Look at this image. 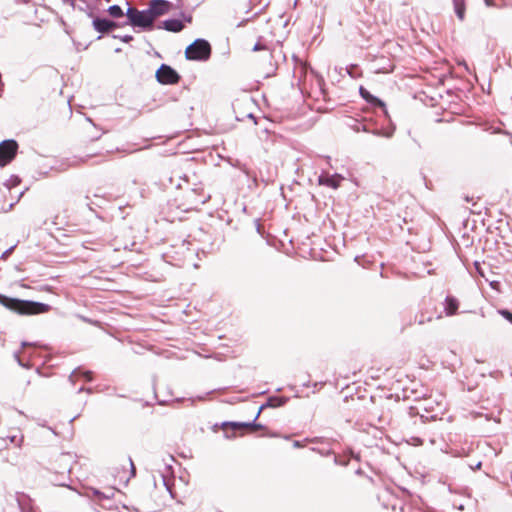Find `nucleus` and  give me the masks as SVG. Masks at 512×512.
<instances>
[{
	"label": "nucleus",
	"mask_w": 512,
	"mask_h": 512,
	"mask_svg": "<svg viewBox=\"0 0 512 512\" xmlns=\"http://www.w3.org/2000/svg\"><path fill=\"white\" fill-rule=\"evenodd\" d=\"M23 194H24V192H23V191L19 193V195H18V198H17L16 202H18V201H19V199L22 197V195H23Z\"/></svg>",
	"instance_id": "a18cd8bd"
},
{
	"label": "nucleus",
	"mask_w": 512,
	"mask_h": 512,
	"mask_svg": "<svg viewBox=\"0 0 512 512\" xmlns=\"http://www.w3.org/2000/svg\"><path fill=\"white\" fill-rule=\"evenodd\" d=\"M37 344L34 343V342H27V341H23L21 343V347L22 348H25V347H35Z\"/></svg>",
	"instance_id": "f704fd0d"
},
{
	"label": "nucleus",
	"mask_w": 512,
	"mask_h": 512,
	"mask_svg": "<svg viewBox=\"0 0 512 512\" xmlns=\"http://www.w3.org/2000/svg\"><path fill=\"white\" fill-rule=\"evenodd\" d=\"M92 492H93V495L96 496L98 499H108L107 496H105L101 491H99L98 489H92Z\"/></svg>",
	"instance_id": "c756f323"
},
{
	"label": "nucleus",
	"mask_w": 512,
	"mask_h": 512,
	"mask_svg": "<svg viewBox=\"0 0 512 512\" xmlns=\"http://www.w3.org/2000/svg\"><path fill=\"white\" fill-rule=\"evenodd\" d=\"M107 13L112 17V18H121L124 16V12H123V9L117 5V4H114V5H111L108 7V9L106 10Z\"/></svg>",
	"instance_id": "dca6fc26"
},
{
	"label": "nucleus",
	"mask_w": 512,
	"mask_h": 512,
	"mask_svg": "<svg viewBox=\"0 0 512 512\" xmlns=\"http://www.w3.org/2000/svg\"><path fill=\"white\" fill-rule=\"evenodd\" d=\"M14 248H15V245H14V246H11V247H10V248H8L7 250H5V251L2 253V255H1V257H0V258H2V259L7 258V257L12 253V251H13V249H14Z\"/></svg>",
	"instance_id": "2f4dec72"
},
{
	"label": "nucleus",
	"mask_w": 512,
	"mask_h": 512,
	"mask_svg": "<svg viewBox=\"0 0 512 512\" xmlns=\"http://www.w3.org/2000/svg\"><path fill=\"white\" fill-rule=\"evenodd\" d=\"M211 52L210 43L203 38H197L186 47L185 57L187 60L207 61L211 56Z\"/></svg>",
	"instance_id": "f03ea898"
},
{
	"label": "nucleus",
	"mask_w": 512,
	"mask_h": 512,
	"mask_svg": "<svg viewBox=\"0 0 512 512\" xmlns=\"http://www.w3.org/2000/svg\"><path fill=\"white\" fill-rule=\"evenodd\" d=\"M82 2H86V0H81Z\"/></svg>",
	"instance_id": "6e6d98bb"
},
{
	"label": "nucleus",
	"mask_w": 512,
	"mask_h": 512,
	"mask_svg": "<svg viewBox=\"0 0 512 512\" xmlns=\"http://www.w3.org/2000/svg\"><path fill=\"white\" fill-rule=\"evenodd\" d=\"M288 401V398L287 397H284V396H271L268 398L267 402L262 404L259 409H258V415L261 414V412L265 409V408H276V407H281L283 405H285Z\"/></svg>",
	"instance_id": "f8f14e48"
},
{
	"label": "nucleus",
	"mask_w": 512,
	"mask_h": 512,
	"mask_svg": "<svg viewBox=\"0 0 512 512\" xmlns=\"http://www.w3.org/2000/svg\"><path fill=\"white\" fill-rule=\"evenodd\" d=\"M263 49H266V46H265V45H263V44H261V43H259V42H257V43L254 45V47H253V49H252V50L256 52V51H260V50H263Z\"/></svg>",
	"instance_id": "72a5a7b5"
},
{
	"label": "nucleus",
	"mask_w": 512,
	"mask_h": 512,
	"mask_svg": "<svg viewBox=\"0 0 512 512\" xmlns=\"http://www.w3.org/2000/svg\"><path fill=\"white\" fill-rule=\"evenodd\" d=\"M78 10L84 12L89 18L93 20V17H96L94 14V8L90 5H86L85 7L78 6Z\"/></svg>",
	"instance_id": "412c9836"
},
{
	"label": "nucleus",
	"mask_w": 512,
	"mask_h": 512,
	"mask_svg": "<svg viewBox=\"0 0 512 512\" xmlns=\"http://www.w3.org/2000/svg\"><path fill=\"white\" fill-rule=\"evenodd\" d=\"M433 317L432 316H428L426 317L424 313H420L418 315H416L415 317V321L419 324V325H423L427 322H430L432 321Z\"/></svg>",
	"instance_id": "4be33fe9"
},
{
	"label": "nucleus",
	"mask_w": 512,
	"mask_h": 512,
	"mask_svg": "<svg viewBox=\"0 0 512 512\" xmlns=\"http://www.w3.org/2000/svg\"><path fill=\"white\" fill-rule=\"evenodd\" d=\"M334 463L336 465H340V466H347L349 464V459L348 458H341L339 456H335L334 457Z\"/></svg>",
	"instance_id": "a878e982"
},
{
	"label": "nucleus",
	"mask_w": 512,
	"mask_h": 512,
	"mask_svg": "<svg viewBox=\"0 0 512 512\" xmlns=\"http://www.w3.org/2000/svg\"><path fill=\"white\" fill-rule=\"evenodd\" d=\"M243 171L246 173L247 176H250V172L247 169H244Z\"/></svg>",
	"instance_id": "49530a36"
},
{
	"label": "nucleus",
	"mask_w": 512,
	"mask_h": 512,
	"mask_svg": "<svg viewBox=\"0 0 512 512\" xmlns=\"http://www.w3.org/2000/svg\"><path fill=\"white\" fill-rule=\"evenodd\" d=\"M186 199L190 208L193 209L206 203L210 199V195L206 194L201 188H194L186 192Z\"/></svg>",
	"instance_id": "0eeeda50"
},
{
	"label": "nucleus",
	"mask_w": 512,
	"mask_h": 512,
	"mask_svg": "<svg viewBox=\"0 0 512 512\" xmlns=\"http://www.w3.org/2000/svg\"><path fill=\"white\" fill-rule=\"evenodd\" d=\"M18 147L14 139H6L0 143V167H5L16 157Z\"/></svg>",
	"instance_id": "20e7f679"
},
{
	"label": "nucleus",
	"mask_w": 512,
	"mask_h": 512,
	"mask_svg": "<svg viewBox=\"0 0 512 512\" xmlns=\"http://www.w3.org/2000/svg\"><path fill=\"white\" fill-rule=\"evenodd\" d=\"M171 3L167 0H151L147 8L153 20L166 14L170 9Z\"/></svg>",
	"instance_id": "1a4fd4ad"
},
{
	"label": "nucleus",
	"mask_w": 512,
	"mask_h": 512,
	"mask_svg": "<svg viewBox=\"0 0 512 512\" xmlns=\"http://www.w3.org/2000/svg\"><path fill=\"white\" fill-rule=\"evenodd\" d=\"M78 416H74L73 418H71V422L74 421Z\"/></svg>",
	"instance_id": "603ef678"
},
{
	"label": "nucleus",
	"mask_w": 512,
	"mask_h": 512,
	"mask_svg": "<svg viewBox=\"0 0 512 512\" xmlns=\"http://www.w3.org/2000/svg\"><path fill=\"white\" fill-rule=\"evenodd\" d=\"M129 462H130L131 477H135V475H136V468H135V465H134V463H133L131 458H129Z\"/></svg>",
	"instance_id": "473e14b6"
},
{
	"label": "nucleus",
	"mask_w": 512,
	"mask_h": 512,
	"mask_svg": "<svg viewBox=\"0 0 512 512\" xmlns=\"http://www.w3.org/2000/svg\"><path fill=\"white\" fill-rule=\"evenodd\" d=\"M54 484L62 487H69V485L65 481L54 480Z\"/></svg>",
	"instance_id": "c9c22d12"
},
{
	"label": "nucleus",
	"mask_w": 512,
	"mask_h": 512,
	"mask_svg": "<svg viewBox=\"0 0 512 512\" xmlns=\"http://www.w3.org/2000/svg\"><path fill=\"white\" fill-rule=\"evenodd\" d=\"M314 388H321L323 386V383L322 382H316L313 384Z\"/></svg>",
	"instance_id": "a19ab883"
},
{
	"label": "nucleus",
	"mask_w": 512,
	"mask_h": 512,
	"mask_svg": "<svg viewBox=\"0 0 512 512\" xmlns=\"http://www.w3.org/2000/svg\"><path fill=\"white\" fill-rule=\"evenodd\" d=\"M131 26L141 28L144 31L153 30L154 20L151 14L149 13L148 9L139 10Z\"/></svg>",
	"instance_id": "423d86ee"
},
{
	"label": "nucleus",
	"mask_w": 512,
	"mask_h": 512,
	"mask_svg": "<svg viewBox=\"0 0 512 512\" xmlns=\"http://www.w3.org/2000/svg\"><path fill=\"white\" fill-rule=\"evenodd\" d=\"M15 203H16V202L10 203V204H9V207H8V209H7L6 211L11 210V209L13 208V206L15 205Z\"/></svg>",
	"instance_id": "37998d69"
},
{
	"label": "nucleus",
	"mask_w": 512,
	"mask_h": 512,
	"mask_svg": "<svg viewBox=\"0 0 512 512\" xmlns=\"http://www.w3.org/2000/svg\"><path fill=\"white\" fill-rule=\"evenodd\" d=\"M364 123L363 122H359L357 120L354 121V124L351 125V128L355 131V132H360L361 131V125H363Z\"/></svg>",
	"instance_id": "cd10ccee"
},
{
	"label": "nucleus",
	"mask_w": 512,
	"mask_h": 512,
	"mask_svg": "<svg viewBox=\"0 0 512 512\" xmlns=\"http://www.w3.org/2000/svg\"><path fill=\"white\" fill-rule=\"evenodd\" d=\"M63 3L69 4L71 7L76 8L75 0H61Z\"/></svg>",
	"instance_id": "e433bc0d"
},
{
	"label": "nucleus",
	"mask_w": 512,
	"mask_h": 512,
	"mask_svg": "<svg viewBox=\"0 0 512 512\" xmlns=\"http://www.w3.org/2000/svg\"><path fill=\"white\" fill-rule=\"evenodd\" d=\"M422 408L424 410H428L426 406H415V407H410V414L411 415H414V414H418L419 413V409Z\"/></svg>",
	"instance_id": "c85d7f7f"
},
{
	"label": "nucleus",
	"mask_w": 512,
	"mask_h": 512,
	"mask_svg": "<svg viewBox=\"0 0 512 512\" xmlns=\"http://www.w3.org/2000/svg\"><path fill=\"white\" fill-rule=\"evenodd\" d=\"M332 453L331 450L326 451L325 455H330Z\"/></svg>",
	"instance_id": "8fccbe9b"
},
{
	"label": "nucleus",
	"mask_w": 512,
	"mask_h": 512,
	"mask_svg": "<svg viewBox=\"0 0 512 512\" xmlns=\"http://www.w3.org/2000/svg\"><path fill=\"white\" fill-rule=\"evenodd\" d=\"M14 358L20 366L24 368H30L29 362H24L23 359L20 357V351L14 353Z\"/></svg>",
	"instance_id": "b1692460"
},
{
	"label": "nucleus",
	"mask_w": 512,
	"mask_h": 512,
	"mask_svg": "<svg viewBox=\"0 0 512 512\" xmlns=\"http://www.w3.org/2000/svg\"><path fill=\"white\" fill-rule=\"evenodd\" d=\"M481 466H482V462L481 461L477 462L474 466L470 465L471 469H473V470L480 469Z\"/></svg>",
	"instance_id": "4c0bfd02"
},
{
	"label": "nucleus",
	"mask_w": 512,
	"mask_h": 512,
	"mask_svg": "<svg viewBox=\"0 0 512 512\" xmlns=\"http://www.w3.org/2000/svg\"><path fill=\"white\" fill-rule=\"evenodd\" d=\"M259 416L260 415H258V412H257L255 417H254V419L252 421L248 422V428L261 429V430H265L266 429V426H264L263 424L257 422V419L259 418Z\"/></svg>",
	"instance_id": "aec40b11"
},
{
	"label": "nucleus",
	"mask_w": 512,
	"mask_h": 512,
	"mask_svg": "<svg viewBox=\"0 0 512 512\" xmlns=\"http://www.w3.org/2000/svg\"><path fill=\"white\" fill-rule=\"evenodd\" d=\"M21 180L18 176L12 175L5 183L4 186L7 188V190H11L12 188L18 186L20 184Z\"/></svg>",
	"instance_id": "6ab92c4d"
},
{
	"label": "nucleus",
	"mask_w": 512,
	"mask_h": 512,
	"mask_svg": "<svg viewBox=\"0 0 512 512\" xmlns=\"http://www.w3.org/2000/svg\"><path fill=\"white\" fill-rule=\"evenodd\" d=\"M454 6V12L460 21L465 19V1L464 0H452Z\"/></svg>",
	"instance_id": "2eb2a0df"
},
{
	"label": "nucleus",
	"mask_w": 512,
	"mask_h": 512,
	"mask_svg": "<svg viewBox=\"0 0 512 512\" xmlns=\"http://www.w3.org/2000/svg\"><path fill=\"white\" fill-rule=\"evenodd\" d=\"M135 512H139L137 509H134Z\"/></svg>",
	"instance_id": "5fc2aeb1"
},
{
	"label": "nucleus",
	"mask_w": 512,
	"mask_h": 512,
	"mask_svg": "<svg viewBox=\"0 0 512 512\" xmlns=\"http://www.w3.org/2000/svg\"><path fill=\"white\" fill-rule=\"evenodd\" d=\"M230 423H231V421H225V422H223V423L221 424V427H222L223 429H225V428H227V427H230Z\"/></svg>",
	"instance_id": "ea45409f"
},
{
	"label": "nucleus",
	"mask_w": 512,
	"mask_h": 512,
	"mask_svg": "<svg viewBox=\"0 0 512 512\" xmlns=\"http://www.w3.org/2000/svg\"><path fill=\"white\" fill-rule=\"evenodd\" d=\"M83 391H84V387H80V388L78 389V393L83 392Z\"/></svg>",
	"instance_id": "de8ad7c7"
},
{
	"label": "nucleus",
	"mask_w": 512,
	"mask_h": 512,
	"mask_svg": "<svg viewBox=\"0 0 512 512\" xmlns=\"http://www.w3.org/2000/svg\"><path fill=\"white\" fill-rule=\"evenodd\" d=\"M15 436L14 437H11V442H14L15 441Z\"/></svg>",
	"instance_id": "864d4df0"
},
{
	"label": "nucleus",
	"mask_w": 512,
	"mask_h": 512,
	"mask_svg": "<svg viewBox=\"0 0 512 512\" xmlns=\"http://www.w3.org/2000/svg\"><path fill=\"white\" fill-rule=\"evenodd\" d=\"M360 96L374 109H379L381 115L385 118H388V111L386 108V104L378 97L372 95L366 88L360 86L359 88Z\"/></svg>",
	"instance_id": "39448f33"
},
{
	"label": "nucleus",
	"mask_w": 512,
	"mask_h": 512,
	"mask_svg": "<svg viewBox=\"0 0 512 512\" xmlns=\"http://www.w3.org/2000/svg\"><path fill=\"white\" fill-rule=\"evenodd\" d=\"M459 301L456 297L447 295L444 301V311L447 316H453L457 313Z\"/></svg>",
	"instance_id": "4468645a"
},
{
	"label": "nucleus",
	"mask_w": 512,
	"mask_h": 512,
	"mask_svg": "<svg viewBox=\"0 0 512 512\" xmlns=\"http://www.w3.org/2000/svg\"><path fill=\"white\" fill-rule=\"evenodd\" d=\"M158 28L165 29L169 32L178 33L183 30L184 24L179 19L171 18L163 21L162 24L158 26Z\"/></svg>",
	"instance_id": "ddd939ff"
},
{
	"label": "nucleus",
	"mask_w": 512,
	"mask_h": 512,
	"mask_svg": "<svg viewBox=\"0 0 512 512\" xmlns=\"http://www.w3.org/2000/svg\"><path fill=\"white\" fill-rule=\"evenodd\" d=\"M474 267H475L476 271L478 272V274L481 275L482 277H484V272H483V270L481 268V263L478 262V261H475L474 262Z\"/></svg>",
	"instance_id": "7c9ffc66"
},
{
	"label": "nucleus",
	"mask_w": 512,
	"mask_h": 512,
	"mask_svg": "<svg viewBox=\"0 0 512 512\" xmlns=\"http://www.w3.org/2000/svg\"><path fill=\"white\" fill-rule=\"evenodd\" d=\"M156 80L163 85L178 84L181 76L170 65L161 64L155 74Z\"/></svg>",
	"instance_id": "7ed1b4c3"
},
{
	"label": "nucleus",
	"mask_w": 512,
	"mask_h": 512,
	"mask_svg": "<svg viewBox=\"0 0 512 512\" xmlns=\"http://www.w3.org/2000/svg\"><path fill=\"white\" fill-rule=\"evenodd\" d=\"M260 227H261V226H260V224H259V223H257V231H258V232H260Z\"/></svg>",
	"instance_id": "09e8293b"
},
{
	"label": "nucleus",
	"mask_w": 512,
	"mask_h": 512,
	"mask_svg": "<svg viewBox=\"0 0 512 512\" xmlns=\"http://www.w3.org/2000/svg\"><path fill=\"white\" fill-rule=\"evenodd\" d=\"M349 454L352 458H355L356 460H359V456L355 455L351 450L349 451Z\"/></svg>",
	"instance_id": "79ce46f5"
},
{
	"label": "nucleus",
	"mask_w": 512,
	"mask_h": 512,
	"mask_svg": "<svg viewBox=\"0 0 512 512\" xmlns=\"http://www.w3.org/2000/svg\"><path fill=\"white\" fill-rule=\"evenodd\" d=\"M113 38L120 39L121 41H123L125 43H128V42L133 40V36L132 35H123V36L113 35Z\"/></svg>",
	"instance_id": "bb28decb"
},
{
	"label": "nucleus",
	"mask_w": 512,
	"mask_h": 512,
	"mask_svg": "<svg viewBox=\"0 0 512 512\" xmlns=\"http://www.w3.org/2000/svg\"><path fill=\"white\" fill-rule=\"evenodd\" d=\"M498 313L505 319L507 320L509 323L512 324V311L508 310V309H500L498 310Z\"/></svg>",
	"instance_id": "5701e85b"
},
{
	"label": "nucleus",
	"mask_w": 512,
	"mask_h": 512,
	"mask_svg": "<svg viewBox=\"0 0 512 512\" xmlns=\"http://www.w3.org/2000/svg\"><path fill=\"white\" fill-rule=\"evenodd\" d=\"M342 180H344V177L338 173L331 175L329 173L323 172L318 177V184L337 189L340 186Z\"/></svg>",
	"instance_id": "9d476101"
},
{
	"label": "nucleus",
	"mask_w": 512,
	"mask_h": 512,
	"mask_svg": "<svg viewBox=\"0 0 512 512\" xmlns=\"http://www.w3.org/2000/svg\"><path fill=\"white\" fill-rule=\"evenodd\" d=\"M230 427L233 430H235V431L239 430V429H242V428H248V422H235V421H231Z\"/></svg>",
	"instance_id": "393cba45"
},
{
	"label": "nucleus",
	"mask_w": 512,
	"mask_h": 512,
	"mask_svg": "<svg viewBox=\"0 0 512 512\" xmlns=\"http://www.w3.org/2000/svg\"><path fill=\"white\" fill-rule=\"evenodd\" d=\"M126 4H127L128 8L126 10V13H124V15H126V17H127V21L125 22V24L132 25L134 18L137 16V13L139 12V10L136 9L135 7L131 6L128 2Z\"/></svg>",
	"instance_id": "f3484780"
},
{
	"label": "nucleus",
	"mask_w": 512,
	"mask_h": 512,
	"mask_svg": "<svg viewBox=\"0 0 512 512\" xmlns=\"http://www.w3.org/2000/svg\"><path fill=\"white\" fill-rule=\"evenodd\" d=\"M248 117H249V118H254V116H253V114H252V113L248 114Z\"/></svg>",
	"instance_id": "3c124183"
},
{
	"label": "nucleus",
	"mask_w": 512,
	"mask_h": 512,
	"mask_svg": "<svg viewBox=\"0 0 512 512\" xmlns=\"http://www.w3.org/2000/svg\"><path fill=\"white\" fill-rule=\"evenodd\" d=\"M0 304L5 308L16 312L20 315H35V314H43L50 310V305L31 301V300H22L18 298L8 297L6 295L0 294Z\"/></svg>",
	"instance_id": "f257e3e1"
},
{
	"label": "nucleus",
	"mask_w": 512,
	"mask_h": 512,
	"mask_svg": "<svg viewBox=\"0 0 512 512\" xmlns=\"http://www.w3.org/2000/svg\"><path fill=\"white\" fill-rule=\"evenodd\" d=\"M293 447L295 448H301L303 447L302 443L300 441H294L293 442Z\"/></svg>",
	"instance_id": "58836bf2"
},
{
	"label": "nucleus",
	"mask_w": 512,
	"mask_h": 512,
	"mask_svg": "<svg viewBox=\"0 0 512 512\" xmlns=\"http://www.w3.org/2000/svg\"><path fill=\"white\" fill-rule=\"evenodd\" d=\"M92 26L95 31L105 34L120 27V24L108 18L93 17Z\"/></svg>",
	"instance_id": "6e6552de"
},
{
	"label": "nucleus",
	"mask_w": 512,
	"mask_h": 512,
	"mask_svg": "<svg viewBox=\"0 0 512 512\" xmlns=\"http://www.w3.org/2000/svg\"><path fill=\"white\" fill-rule=\"evenodd\" d=\"M82 375L86 381H92L93 377H92V371H85V372H81L79 368L73 370V372L71 373V375L69 376V380L73 383L74 380H73V377L76 376V375Z\"/></svg>",
	"instance_id": "a211bd4d"
},
{
	"label": "nucleus",
	"mask_w": 512,
	"mask_h": 512,
	"mask_svg": "<svg viewBox=\"0 0 512 512\" xmlns=\"http://www.w3.org/2000/svg\"><path fill=\"white\" fill-rule=\"evenodd\" d=\"M84 391L87 392V393H92V388H85L84 387Z\"/></svg>",
	"instance_id": "c03bdc74"
},
{
	"label": "nucleus",
	"mask_w": 512,
	"mask_h": 512,
	"mask_svg": "<svg viewBox=\"0 0 512 512\" xmlns=\"http://www.w3.org/2000/svg\"><path fill=\"white\" fill-rule=\"evenodd\" d=\"M394 130H395L394 127L391 129H388V130H385L382 128H372L370 123L367 121L363 125H361V131L371 133L377 137L390 138V137H392Z\"/></svg>",
	"instance_id": "9b49d317"
}]
</instances>
